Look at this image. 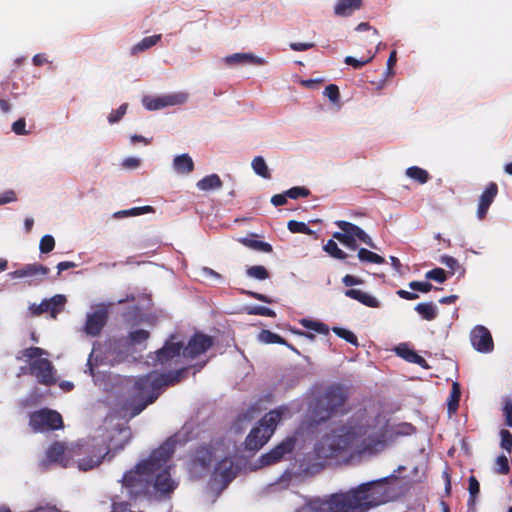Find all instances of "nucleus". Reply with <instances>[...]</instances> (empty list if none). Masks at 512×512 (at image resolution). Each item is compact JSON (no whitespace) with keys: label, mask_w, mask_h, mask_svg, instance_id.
<instances>
[{"label":"nucleus","mask_w":512,"mask_h":512,"mask_svg":"<svg viewBox=\"0 0 512 512\" xmlns=\"http://www.w3.org/2000/svg\"><path fill=\"white\" fill-rule=\"evenodd\" d=\"M497 193L498 187L496 183H490L486 190L482 193L477 210V216L479 219H483L486 216L487 211L494 201Z\"/></svg>","instance_id":"22"},{"label":"nucleus","mask_w":512,"mask_h":512,"mask_svg":"<svg viewBox=\"0 0 512 512\" xmlns=\"http://www.w3.org/2000/svg\"><path fill=\"white\" fill-rule=\"evenodd\" d=\"M128 105L126 103L122 104L117 110L112 111L108 116V122L110 124H115L119 122L127 111Z\"/></svg>","instance_id":"47"},{"label":"nucleus","mask_w":512,"mask_h":512,"mask_svg":"<svg viewBox=\"0 0 512 512\" xmlns=\"http://www.w3.org/2000/svg\"><path fill=\"white\" fill-rule=\"evenodd\" d=\"M388 478L362 483L347 492L354 512H368L389 502L393 498V492L388 486Z\"/></svg>","instance_id":"6"},{"label":"nucleus","mask_w":512,"mask_h":512,"mask_svg":"<svg viewBox=\"0 0 512 512\" xmlns=\"http://www.w3.org/2000/svg\"><path fill=\"white\" fill-rule=\"evenodd\" d=\"M22 354L28 362L30 374L36 377L39 383L50 385L56 381L55 369L48 359L49 353L46 350L30 347L25 349Z\"/></svg>","instance_id":"9"},{"label":"nucleus","mask_w":512,"mask_h":512,"mask_svg":"<svg viewBox=\"0 0 512 512\" xmlns=\"http://www.w3.org/2000/svg\"><path fill=\"white\" fill-rule=\"evenodd\" d=\"M345 400L346 394L341 387L329 388L325 394L317 400L312 410V421L319 424L337 413L342 412Z\"/></svg>","instance_id":"10"},{"label":"nucleus","mask_w":512,"mask_h":512,"mask_svg":"<svg viewBox=\"0 0 512 512\" xmlns=\"http://www.w3.org/2000/svg\"><path fill=\"white\" fill-rule=\"evenodd\" d=\"M251 167L255 174L258 176L264 178V179H270L271 174L269 171V168L267 166V163L265 159L262 156H256L253 158L251 162Z\"/></svg>","instance_id":"27"},{"label":"nucleus","mask_w":512,"mask_h":512,"mask_svg":"<svg viewBox=\"0 0 512 512\" xmlns=\"http://www.w3.org/2000/svg\"><path fill=\"white\" fill-rule=\"evenodd\" d=\"M497 470L501 474H505L509 470L508 459L506 456L501 455L497 458Z\"/></svg>","instance_id":"58"},{"label":"nucleus","mask_w":512,"mask_h":512,"mask_svg":"<svg viewBox=\"0 0 512 512\" xmlns=\"http://www.w3.org/2000/svg\"><path fill=\"white\" fill-rule=\"evenodd\" d=\"M107 317V308L102 304L96 306L93 312L87 313L84 332L89 336H97L105 326Z\"/></svg>","instance_id":"16"},{"label":"nucleus","mask_w":512,"mask_h":512,"mask_svg":"<svg viewBox=\"0 0 512 512\" xmlns=\"http://www.w3.org/2000/svg\"><path fill=\"white\" fill-rule=\"evenodd\" d=\"M30 426L35 432L56 430L63 426L61 415L50 409H41L30 415Z\"/></svg>","instance_id":"13"},{"label":"nucleus","mask_w":512,"mask_h":512,"mask_svg":"<svg viewBox=\"0 0 512 512\" xmlns=\"http://www.w3.org/2000/svg\"><path fill=\"white\" fill-rule=\"evenodd\" d=\"M356 30L357 31H365V30H370L371 31V35L373 37H377L378 36V31L375 29V28H372L370 27V25L368 23H360L357 25L356 27Z\"/></svg>","instance_id":"63"},{"label":"nucleus","mask_w":512,"mask_h":512,"mask_svg":"<svg viewBox=\"0 0 512 512\" xmlns=\"http://www.w3.org/2000/svg\"><path fill=\"white\" fill-rule=\"evenodd\" d=\"M287 197L286 192L284 194H276L271 198V203L274 206L284 205L287 202Z\"/></svg>","instance_id":"60"},{"label":"nucleus","mask_w":512,"mask_h":512,"mask_svg":"<svg viewBox=\"0 0 512 512\" xmlns=\"http://www.w3.org/2000/svg\"><path fill=\"white\" fill-rule=\"evenodd\" d=\"M345 295L351 299L359 301L368 307L378 308L380 306V302L374 296L359 289L346 290Z\"/></svg>","instance_id":"24"},{"label":"nucleus","mask_w":512,"mask_h":512,"mask_svg":"<svg viewBox=\"0 0 512 512\" xmlns=\"http://www.w3.org/2000/svg\"><path fill=\"white\" fill-rule=\"evenodd\" d=\"M130 437L131 432L124 423L108 416L97 436L68 447L54 443L48 448L46 457L51 463H58L63 467L76 463L79 470L88 471L97 467L111 451L122 449Z\"/></svg>","instance_id":"2"},{"label":"nucleus","mask_w":512,"mask_h":512,"mask_svg":"<svg viewBox=\"0 0 512 512\" xmlns=\"http://www.w3.org/2000/svg\"><path fill=\"white\" fill-rule=\"evenodd\" d=\"M358 259L364 263L383 264L384 258L368 249L360 248L358 250Z\"/></svg>","instance_id":"32"},{"label":"nucleus","mask_w":512,"mask_h":512,"mask_svg":"<svg viewBox=\"0 0 512 512\" xmlns=\"http://www.w3.org/2000/svg\"><path fill=\"white\" fill-rule=\"evenodd\" d=\"M142 165L139 157H127L122 160L121 166L126 170H136Z\"/></svg>","instance_id":"49"},{"label":"nucleus","mask_w":512,"mask_h":512,"mask_svg":"<svg viewBox=\"0 0 512 512\" xmlns=\"http://www.w3.org/2000/svg\"><path fill=\"white\" fill-rule=\"evenodd\" d=\"M160 39H161V35H153V36L145 37L140 42H138L137 44H135L132 47L131 52H132V54H138L140 52H143V51L151 48L155 44H157L160 41Z\"/></svg>","instance_id":"30"},{"label":"nucleus","mask_w":512,"mask_h":512,"mask_svg":"<svg viewBox=\"0 0 512 512\" xmlns=\"http://www.w3.org/2000/svg\"><path fill=\"white\" fill-rule=\"evenodd\" d=\"M503 413L506 418V425L512 427V399H507L505 401Z\"/></svg>","instance_id":"55"},{"label":"nucleus","mask_w":512,"mask_h":512,"mask_svg":"<svg viewBox=\"0 0 512 512\" xmlns=\"http://www.w3.org/2000/svg\"><path fill=\"white\" fill-rule=\"evenodd\" d=\"M258 339L265 344H286L283 338L269 330H262L258 335Z\"/></svg>","instance_id":"34"},{"label":"nucleus","mask_w":512,"mask_h":512,"mask_svg":"<svg viewBox=\"0 0 512 512\" xmlns=\"http://www.w3.org/2000/svg\"><path fill=\"white\" fill-rule=\"evenodd\" d=\"M150 211H152V207H150V206L137 207V208H132L129 210L118 211L114 214V217L120 218V217H125V216H136V215H140L144 212H150Z\"/></svg>","instance_id":"42"},{"label":"nucleus","mask_w":512,"mask_h":512,"mask_svg":"<svg viewBox=\"0 0 512 512\" xmlns=\"http://www.w3.org/2000/svg\"><path fill=\"white\" fill-rule=\"evenodd\" d=\"M461 396V389L458 382H453L450 396L447 401L448 412L450 414L455 413L459 406Z\"/></svg>","instance_id":"28"},{"label":"nucleus","mask_w":512,"mask_h":512,"mask_svg":"<svg viewBox=\"0 0 512 512\" xmlns=\"http://www.w3.org/2000/svg\"><path fill=\"white\" fill-rule=\"evenodd\" d=\"M221 61L228 67H238L245 65L262 66L267 63L264 58L248 52L227 55L223 57Z\"/></svg>","instance_id":"19"},{"label":"nucleus","mask_w":512,"mask_h":512,"mask_svg":"<svg viewBox=\"0 0 512 512\" xmlns=\"http://www.w3.org/2000/svg\"><path fill=\"white\" fill-rule=\"evenodd\" d=\"M213 341L212 338L203 334H196L190 339L187 346L183 348L181 342H175L172 337L166 344L156 352L151 359L153 364L159 363L162 366H172L182 364V358L194 359L198 355L207 351Z\"/></svg>","instance_id":"5"},{"label":"nucleus","mask_w":512,"mask_h":512,"mask_svg":"<svg viewBox=\"0 0 512 512\" xmlns=\"http://www.w3.org/2000/svg\"><path fill=\"white\" fill-rule=\"evenodd\" d=\"M395 351L398 356L405 359L406 361L412 363L415 355L417 354L414 350L410 349L406 344H400L395 348Z\"/></svg>","instance_id":"39"},{"label":"nucleus","mask_w":512,"mask_h":512,"mask_svg":"<svg viewBox=\"0 0 512 512\" xmlns=\"http://www.w3.org/2000/svg\"><path fill=\"white\" fill-rule=\"evenodd\" d=\"M323 94L332 102V103H339L340 100V91L338 86L334 84H330L327 87H325Z\"/></svg>","instance_id":"46"},{"label":"nucleus","mask_w":512,"mask_h":512,"mask_svg":"<svg viewBox=\"0 0 512 512\" xmlns=\"http://www.w3.org/2000/svg\"><path fill=\"white\" fill-rule=\"evenodd\" d=\"M177 436L166 440L159 448L151 452L148 458L140 461L122 477V493L130 500L145 497L153 488L160 495L172 493L178 482L170 470L171 457L175 451Z\"/></svg>","instance_id":"3"},{"label":"nucleus","mask_w":512,"mask_h":512,"mask_svg":"<svg viewBox=\"0 0 512 512\" xmlns=\"http://www.w3.org/2000/svg\"><path fill=\"white\" fill-rule=\"evenodd\" d=\"M425 277L429 280H434L438 283H443L446 280L445 271L442 268H435L426 273Z\"/></svg>","instance_id":"48"},{"label":"nucleus","mask_w":512,"mask_h":512,"mask_svg":"<svg viewBox=\"0 0 512 512\" xmlns=\"http://www.w3.org/2000/svg\"><path fill=\"white\" fill-rule=\"evenodd\" d=\"M386 427L385 417L358 411L316 443L315 456L338 463H355L374 456L385 448Z\"/></svg>","instance_id":"1"},{"label":"nucleus","mask_w":512,"mask_h":512,"mask_svg":"<svg viewBox=\"0 0 512 512\" xmlns=\"http://www.w3.org/2000/svg\"><path fill=\"white\" fill-rule=\"evenodd\" d=\"M25 127H26L25 120L24 119H19L16 122L13 123L12 130L17 135H26L27 131H26Z\"/></svg>","instance_id":"57"},{"label":"nucleus","mask_w":512,"mask_h":512,"mask_svg":"<svg viewBox=\"0 0 512 512\" xmlns=\"http://www.w3.org/2000/svg\"><path fill=\"white\" fill-rule=\"evenodd\" d=\"M49 268L40 263L26 264L12 271L8 276L12 279H27L30 286L39 285L47 277Z\"/></svg>","instance_id":"14"},{"label":"nucleus","mask_w":512,"mask_h":512,"mask_svg":"<svg viewBox=\"0 0 512 512\" xmlns=\"http://www.w3.org/2000/svg\"><path fill=\"white\" fill-rule=\"evenodd\" d=\"M298 403L282 405L268 412L248 434L245 445L248 450L260 449L273 435L278 423L281 420L291 418L293 414L300 411Z\"/></svg>","instance_id":"8"},{"label":"nucleus","mask_w":512,"mask_h":512,"mask_svg":"<svg viewBox=\"0 0 512 512\" xmlns=\"http://www.w3.org/2000/svg\"><path fill=\"white\" fill-rule=\"evenodd\" d=\"M375 55H376V52L375 53H371L369 55V57L366 58V59H356V58H354L352 56H347L344 61H345V63L347 65H350V66H352L355 69H359L362 66H364L365 64H367L370 61H372L373 58L375 57Z\"/></svg>","instance_id":"44"},{"label":"nucleus","mask_w":512,"mask_h":512,"mask_svg":"<svg viewBox=\"0 0 512 512\" xmlns=\"http://www.w3.org/2000/svg\"><path fill=\"white\" fill-rule=\"evenodd\" d=\"M440 262L451 270L459 268V262L452 256L444 255L441 257Z\"/></svg>","instance_id":"56"},{"label":"nucleus","mask_w":512,"mask_h":512,"mask_svg":"<svg viewBox=\"0 0 512 512\" xmlns=\"http://www.w3.org/2000/svg\"><path fill=\"white\" fill-rule=\"evenodd\" d=\"M196 187L201 191H212V190H218L222 187V181L220 177L217 174H210L208 176H205L204 178L200 179L196 183Z\"/></svg>","instance_id":"26"},{"label":"nucleus","mask_w":512,"mask_h":512,"mask_svg":"<svg viewBox=\"0 0 512 512\" xmlns=\"http://www.w3.org/2000/svg\"><path fill=\"white\" fill-rule=\"evenodd\" d=\"M415 310L422 316L425 320H433L437 317V307L434 303H419Z\"/></svg>","instance_id":"29"},{"label":"nucleus","mask_w":512,"mask_h":512,"mask_svg":"<svg viewBox=\"0 0 512 512\" xmlns=\"http://www.w3.org/2000/svg\"><path fill=\"white\" fill-rule=\"evenodd\" d=\"M182 369L176 372L158 374L152 372L146 376L140 377L135 381V398L140 401L133 407L131 416L134 417L141 413L147 405L153 403L164 386L174 384L180 380Z\"/></svg>","instance_id":"7"},{"label":"nucleus","mask_w":512,"mask_h":512,"mask_svg":"<svg viewBox=\"0 0 512 512\" xmlns=\"http://www.w3.org/2000/svg\"><path fill=\"white\" fill-rule=\"evenodd\" d=\"M287 227L292 233H303L307 235L312 234L311 229L304 222L291 220L288 222Z\"/></svg>","instance_id":"40"},{"label":"nucleus","mask_w":512,"mask_h":512,"mask_svg":"<svg viewBox=\"0 0 512 512\" xmlns=\"http://www.w3.org/2000/svg\"><path fill=\"white\" fill-rule=\"evenodd\" d=\"M17 201V194L14 190H6L0 193V205H5Z\"/></svg>","instance_id":"52"},{"label":"nucleus","mask_w":512,"mask_h":512,"mask_svg":"<svg viewBox=\"0 0 512 512\" xmlns=\"http://www.w3.org/2000/svg\"><path fill=\"white\" fill-rule=\"evenodd\" d=\"M310 191L305 187H292L286 191V195L291 199L309 196Z\"/></svg>","instance_id":"50"},{"label":"nucleus","mask_w":512,"mask_h":512,"mask_svg":"<svg viewBox=\"0 0 512 512\" xmlns=\"http://www.w3.org/2000/svg\"><path fill=\"white\" fill-rule=\"evenodd\" d=\"M406 175L409 178H412L418 181L421 184H424L428 181V173L426 170L419 168L417 166L409 167L406 170Z\"/></svg>","instance_id":"33"},{"label":"nucleus","mask_w":512,"mask_h":512,"mask_svg":"<svg viewBox=\"0 0 512 512\" xmlns=\"http://www.w3.org/2000/svg\"><path fill=\"white\" fill-rule=\"evenodd\" d=\"M333 331L337 336H339L342 339H345L350 344L355 345V346L358 345L357 337L350 330H347L344 328H339V327H334Z\"/></svg>","instance_id":"41"},{"label":"nucleus","mask_w":512,"mask_h":512,"mask_svg":"<svg viewBox=\"0 0 512 512\" xmlns=\"http://www.w3.org/2000/svg\"><path fill=\"white\" fill-rule=\"evenodd\" d=\"M294 446V437H287L279 445L273 448L270 452L261 456V465L267 466L281 461L282 459H284L286 455L290 454L293 451Z\"/></svg>","instance_id":"17"},{"label":"nucleus","mask_w":512,"mask_h":512,"mask_svg":"<svg viewBox=\"0 0 512 512\" xmlns=\"http://www.w3.org/2000/svg\"><path fill=\"white\" fill-rule=\"evenodd\" d=\"M246 273L250 278H255L257 280H265L269 277L267 269L260 265L249 267Z\"/></svg>","instance_id":"37"},{"label":"nucleus","mask_w":512,"mask_h":512,"mask_svg":"<svg viewBox=\"0 0 512 512\" xmlns=\"http://www.w3.org/2000/svg\"><path fill=\"white\" fill-rule=\"evenodd\" d=\"M362 0H337L334 7V13L337 16H349L354 11L360 9Z\"/></svg>","instance_id":"25"},{"label":"nucleus","mask_w":512,"mask_h":512,"mask_svg":"<svg viewBox=\"0 0 512 512\" xmlns=\"http://www.w3.org/2000/svg\"><path fill=\"white\" fill-rule=\"evenodd\" d=\"M239 242L242 243L244 246L249 247L254 250H257V251H261V252H265V253H270L272 251V246L267 242L251 239L248 237L240 238Z\"/></svg>","instance_id":"31"},{"label":"nucleus","mask_w":512,"mask_h":512,"mask_svg":"<svg viewBox=\"0 0 512 512\" xmlns=\"http://www.w3.org/2000/svg\"><path fill=\"white\" fill-rule=\"evenodd\" d=\"M188 99L189 93L185 91H177L158 96H144L142 104L147 110L154 111L171 106L183 105L188 101Z\"/></svg>","instance_id":"12"},{"label":"nucleus","mask_w":512,"mask_h":512,"mask_svg":"<svg viewBox=\"0 0 512 512\" xmlns=\"http://www.w3.org/2000/svg\"><path fill=\"white\" fill-rule=\"evenodd\" d=\"M314 46L313 43H290V48L294 51H306Z\"/></svg>","instance_id":"62"},{"label":"nucleus","mask_w":512,"mask_h":512,"mask_svg":"<svg viewBox=\"0 0 512 512\" xmlns=\"http://www.w3.org/2000/svg\"><path fill=\"white\" fill-rule=\"evenodd\" d=\"M299 512H354V510L345 491L331 494L323 499H310Z\"/></svg>","instance_id":"11"},{"label":"nucleus","mask_w":512,"mask_h":512,"mask_svg":"<svg viewBox=\"0 0 512 512\" xmlns=\"http://www.w3.org/2000/svg\"><path fill=\"white\" fill-rule=\"evenodd\" d=\"M324 251L327 252L330 256L336 259H345L347 254L343 252L337 245V243L333 240H328L327 243L323 247Z\"/></svg>","instance_id":"35"},{"label":"nucleus","mask_w":512,"mask_h":512,"mask_svg":"<svg viewBox=\"0 0 512 512\" xmlns=\"http://www.w3.org/2000/svg\"><path fill=\"white\" fill-rule=\"evenodd\" d=\"M397 295L403 299H407V300H414V299H417L418 298V295L416 293H413V292H409V291H406V290H398L397 291Z\"/></svg>","instance_id":"64"},{"label":"nucleus","mask_w":512,"mask_h":512,"mask_svg":"<svg viewBox=\"0 0 512 512\" xmlns=\"http://www.w3.org/2000/svg\"><path fill=\"white\" fill-rule=\"evenodd\" d=\"M301 324L303 327L321 334H327L329 331L328 327L325 324L318 321L302 319Z\"/></svg>","instance_id":"38"},{"label":"nucleus","mask_w":512,"mask_h":512,"mask_svg":"<svg viewBox=\"0 0 512 512\" xmlns=\"http://www.w3.org/2000/svg\"><path fill=\"white\" fill-rule=\"evenodd\" d=\"M65 303L66 297L62 294H57L49 299H44L40 304H31L29 306V311L35 316L49 312L51 317L55 319L64 307Z\"/></svg>","instance_id":"15"},{"label":"nucleus","mask_w":512,"mask_h":512,"mask_svg":"<svg viewBox=\"0 0 512 512\" xmlns=\"http://www.w3.org/2000/svg\"><path fill=\"white\" fill-rule=\"evenodd\" d=\"M172 167L177 175L187 176L193 172L195 165L192 157L183 153L173 158Z\"/></svg>","instance_id":"23"},{"label":"nucleus","mask_w":512,"mask_h":512,"mask_svg":"<svg viewBox=\"0 0 512 512\" xmlns=\"http://www.w3.org/2000/svg\"><path fill=\"white\" fill-rule=\"evenodd\" d=\"M202 274L204 277H207V278H212V279H215V280H221V275L219 273H217L216 271H214L213 269L211 268H208V267H204L202 268Z\"/></svg>","instance_id":"61"},{"label":"nucleus","mask_w":512,"mask_h":512,"mask_svg":"<svg viewBox=\"0 0 512 512\" xmlns=\"http://www.w3.org/2000/svg\"><path fill=\"white\" fill-rule=\"evenodd\" d=\"M102 353L100 348L94 347L92 352L89 355L88 361H87V370L85 372H89V374L92 376L95 384H97L100 380V374L102 372L97 371V367L99 364L101 365H114L119 360L110 356H105L104 358L100 357V354Z\"/></svg>","instance_id":"20"},{"label":"nucleus","mask_w":512,"mask_h":512,"mask_svg":"<svg viewBox=\"0 0 512 512\" xmlns=\"http://www.w3.org/2000/svg\"><path fill=\"white\" fill-rule=\"evenodd\" d=\"M469 500H468V507L469 509L473 508L475 505V498L480 490V485L477 479L474 476H471L469 478Z\"/></svg>","instance_id":"36"},{"label":"nucleus","mask_w":512,"mask_h":512,"mask_svg":"<svg viewBox=\"0 0 512 512\" xmlns=\"http://www.w3.org/2000/svg\"><path fill=\"white\" fill-rule=\"evenodd\" d=\"M148 336H149V333L146 330H143V329L135 330L129 334V341L133 345H138V344H141L144 341H146Z\"/></svg>","instance_id":"45"},{"label":"nucleus","mask_w":512,"mask_h":512,"mask_svg":"<svg viewBox=\"0 0 512 512\" xmlns=\"http://www.w3.org/2000/svg\"><path fill=\"white\" fill-rule=\"evenodd\" d=\"M409 287L412 290L426 293V292H429L432 289L433 286L429 282L412 281V282L409 283Z\"/></svg>","instance_id":"53"},{"label":"nucleus","mask_w":512,"mask_h":512,"mask_svg":"<svg viewBox=\"0 0 512 512\" xmlns=\"http://www.w3.org/2000/svg\"><path fill=\"white\" fill-rule=\"evenodd\" d=\"M236 452V444L230 440H217L209 445L201 446L196 450L191 461L190 472L193 476L199 477L215 460L217 464L213 472V482H219L226 486L237 474V467L232 460Z\"/></svg>","instance_id":"4"},{"label":"nucleus","mask_w":512,"mask_h":512,"mask_svg":"<svg viewBox=\"0 0 512 512\" xmlns=\"http://www.w3.org/2000/svg\"><path fill=\"white\" fill-rule=\"evenodd\" d=\"M501 436V447L508 452L512 449V434L508 430H501L500 432Z\"/></svg>","instance_id":"51"},{"label":"nucleus","mask_w":512,"mask_h":512,"mask_svg":"<svg viewBox=\"0 0 512 512\" xmlns=\"http://www.w3.org/2000/svg\"><path fill=\"white\" fill-rule=\"evenodd\" d=\"M342 282L345 286H353V285H359L362 284L363 281L360 278H357L353 275H346L343 277Z\"/></svg>","instance_id":"59"},{"label":"nucleus","mask_w":512,"mask_h":512,"mask_svg":"<svg viewBox=\"0 0 512 512\" xmlns=\"http://www.w3.org/2000/svg\"><path fill=\"white\" fill-rule=\"evenodd\" d=\"M336 225L341 229V231H344L347 236H350L351 238H357L359 241L366 244L370 248L377 249V246L371 237L357 225L343 220L336 221Z\"/></svg>","instance_id":"21"},{"label":"nucleus","mask_w":512,"mask_h":512,"mask_svg":"<svg viewBox=\"0 0 512 512\" xmlns=\"http://www.w3.org/2000/svg\"><path fill=\"white\" fill-rule=\"evenodd\" d=\"M470 341L474 349L481 353H489L493 350L494 344L489 330L482 326H476L470 333Z\"/></svg>","instance_id":"18"},{"label":"nucleus","mask_w":512,"mask_h":512,"mask_svg":"<svg viewBox=\"0 0 512 512\" xmlns=\"http://www.w3.org/2000/svg\"><path fill=\"white\" fill-rule=\"evenodd\" d=\"M55 247V239L52 235H44L39 243V249L41 253L47 254L51 252Z\"/></svg>","instance_id":"43"},{"label":"nucleus","mask_w":512,"mask_h":512,"mask_svg":"<svg viewBox=\"0 0 512 512\" xmlns=\"http://www.w3.org/2000/svg\"><path fill=\"white\" fill-rule=\"evenodd\" d=\"M250 314L267 316V317L275 316V312L272 309L265 307V306H256V307L252 308L250 311Z\"/></svg>","instance_id":"54"}]
</instances>
